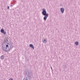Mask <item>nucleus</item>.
<instances>
[{"label":"nucleus","instance_id":"f257e3e1","mask_svg":"<svg viewBox=\"0 0 80 80\" xmlns=\"http://www.w3.org/2000/svg\"><path fill=\"white\" fill-rule=\"evenodd\" d=\"M2 49L3 51H5L6 52H8V51H10V49H12V48L13 47V45L12 44H10L8 43V44L5 46H3V45L2 46Z\"/></svg>","mask_w":80,"mask_h":80},{"label":"nucleus","instance_id":"2eb2a0df","mask_svg":"<svg viewBox=\"0 0 80 80\" xmlns=\"http://www.w3.org/2000/svg\"><path fill=\"white\" fill-rule=\"evenodd\" d=\"M6 40H7V41H8V38H6Z\"/></svg>","mask_w":80,"mask_h":80},{"label":"nucleus","instance_id":"9b49d317","mask_svg":"<svg viewBox=\"0 0 80 80\" xmlns=\"http://www.w3.org/2000/svg\"><path fill=\"white\" fill-rule=\"evenodd\" d=\"M7 9H10V7L9 6H8L7 7Z\"/></svg>","mask_w":80,"mask_h":80},{"label":"nucleus","instance_id":"4468645a","mask_svg":"<svg viewBox=\"0 0 80 80\" xmlns=\"http://www.w3.org/2000/svg\"><path fill=\"white\" fill-rule=\"evenodd\" d=\"M10 7H13V5L11 4L10 5Z\"/></svg>","mask_w":80,"mask_h":80},{"label":"nucleus","instance_id":"20e7f679","mask_svg":"<svg viewBox=\"0 0 80 80\" xmlns=\"http://www.w3.org/2000/svg\"><path fill=\"white\" fill-rule=\"evenodd\" d=\"M1 33H3V34H4V35H5V34H6V32L4 31V29H1Z\"/></svg>","mask_w":80,"mask_h":80},{"label":"nucleus","instance_id":"9d476101","mask_svg":"<svg viewBox=\"0 0 80 80\" xmlns=\"http://www.w3.org/2000/svg\"><path fill=\"white\" fill-rule=\"evenodd\" d=\"M7 40H4V43H6L7 42Z\"/></svg>","mask_w":80,"mask_h":80},{"label":"nucleus","instance_id":"f03ea898","mask_svg":"<svg viewBox=\"0 0 80 80\" xmlns=\"http://www.w3.org/2000/svg\"><path fill=\"white\" fill-rule=\"evenodd\" d=\"M42 14L44 16L43 17V19L44 21H46L47 19V17H48V14L47 13V11L45 8H43L42 10Z\"/></svg>","mask_w":80,"mask_h":80},{"label":"nucleus","instance_id":"39448f33","mask_svg":"<svg viewBox=\"0 0 80 80\" xmlns=\"http://www.w3.org/2000/svg\"><path fill=\"white\" fill-rule=\"evenodd\" d=\"M60 11L62 13H64V11H65V9H64V8H60Z\"/></svg>","mask_w":80,"mask_h":80},{"label":"nucleus","instance_id":"7ed1b4c3","mask_svg":"<svg viewBox=\"0 0 80 80\" xmlns=\"http://www.w3.org/2000/svg\"><path fill=\"white\" fill-rule=\"evenodd\" d=\"M25 73L26 75H27L28 77L30 78H32L33 77L32 76V71L30 70H29L27 71H25Z\"/></svg>","mask_w":80,"mask_h":80},{"label":"nucleus","instance_id":"dca6fc26","mask_svg":"<svg viewBox=\"0 0 80 80\" xmlns=\"http://www.w3.org/2000/svg\"><path fill=\"white\" fill-rule=\"evenodd\" d=\"M18 79H19V80L20 79V77H19V76H18Z\"/></svg>","mask_w":80,"mask_h":80},{"label":"nucleus","instance_id":"6e6552de","mask_svg":"<svg viewBox=\"0 0 80 80\" xmlns=\"http://www.w3.org/2000/svg\"><path fill=\"white\" fill-rule=\"evenodd\" d=\"M5 58V56L4 55H2L0 57V58L2 60H3V59Z\"/></svg>","mask_w":80,"mask_h":80},{"label":"nucleus","instance_id":"423d86ee","mask_svg":"<svg viewBox=\"0 0 80 80\" xmlns=\"http://www.w3.org/2000/svg\"><path fill=\"white\" fill-rule=\"evenodd\" d=\"M29 47H31V48H33V50H34V47L33 46V44H31L29 45Z\"/></svg>","mask_w":80,"mask_h":80},{"label":"nucleus","instance_id":"f8f14e48","mask_svg":"<svg viewBox=\"0 0 80 80\" xmlns=\"http://www.w3.org/2000/svg\"><path fill=\"white\" fill-rule=\"evenodd\" d=\"M64 69H65V68H66V66H64Z\"/></svg>","mask_w":80,"mask_h":80},{"label":"nucleus","instance_id":"0eeeda50","mask_svg":"<svg viewBox=\"0 0 80 80\" xmlns=\"http://www.w3.org/2000/svg\"><path fill=\"white\" fill-rule=\"evenodd\" d=\"M42 42H43V43H46L47 42V40H46V39L45 38L44 40H42Z\"/></svg>","mask_w":80,"mask_h":80},{"label":"nucleus","instance_id":"ddd939ff","mask_svg":"<svg viewBox=\"0 0 80 80\" xmlns=\"http://www.w3.org/2000/svg\"><path fill=\"white\" fill-rule=\"evenodd\" d=\"M9 80H13L12 78H11Z\"/></svg>","mask_w":80,"mask_h":80},{"label":"nucleus","instance_id":"f3484780","mask_svg":"<svg viewBox=\"0 0 80 80\" xmlns=\"http://www.w3.org/2000/svg\"><path fill=\"white\" fill-rule=\"evenodd\" d=\"M51 68L52 70H53V69H52V68L51 67Z\"/></svg>","mask_w":80,"mask_h":80},{"label":"nucleus","instance_id":"1a4fd4ad","mask_svg":"<svg viewBox=\"0 0 80 80\" xmlns=\"http://www.w3.org/2000/svg\"><path fill=\"white\" fill-rule=\"evenodd\" d=\"M75 44L76 45H77V46H78V45L79 44V43L78 42L76 41L75 42Z\"/></svg>","mask_w":80,"mask_h":80}]
</instances>
